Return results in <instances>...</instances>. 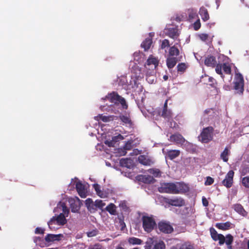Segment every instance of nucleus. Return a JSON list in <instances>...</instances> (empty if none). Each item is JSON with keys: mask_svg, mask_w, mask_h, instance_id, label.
<instances>
[{"mask_svg": "<svg viewBox=\"0 0 249 249\" xmlns=\"http://www.w3.org/2000/svg\"><path fill=\"white\" fill-rule=\"evenodd\" d=\"M210 234L212 238L214 241H219V245L226 243L228 249H233L231 246L233 241V237L231 234H228L225 237L223 234L218 233L214 228L211 227L210 229Z\"/></svg>", "mask_w": 249, "mask_h": 249, "instance_id": "obj_1", "label": "nucleus"}, {"mask_svg": "<svg viewBox=\"0 0 249 249\" xmlns=\"http://www.w3.org/2000/svg\"><path fill=\"white\" fill-rule=\"evenodd\" d=\"M106 99L108 100L111 103H113L115 106L121 104L123 109H126L128 108V105L124 98L119 95L116 92L113 91L108 94L106 96Z\"/></svg>", "mask_w": 249, "mask_h": 249, "instance_id": "obj_2", "label": "nucleus"}, {"mask_svg": "<svg viewBox=\"0 0 249 249\" xmlns=\"http://www.w3.org/2000/svg\"><path fill=\"white\" fill-rule=\"evenodd\" d=\"M204 64L207 67L212 68L215 67L216 72L220 75L221 77L223 79L224 75L222 71V64L217 63L216 58L212 55H208L205 59Z\"/></svg>", "mask_w": 249, "mask_h": 249, "instance_id": "obj_3", "label": "nucleus"}, {"mask_svg": "<svg viewBox=\"0 0 249 249\" xmlns=\"http://www.w3.org/2000/svg\"><path fill=\"white\" fill-rule=\"evenodd\" d=\"M142 228L144 231L147 233L151 232L157 226L156 221L152 216H142Z\"/></svg>", "mask_w": 249, "mask_h": 249, "instance_id": "obj_4", "label": "nucleus"}, {"mask_svg": "<svg viewBox=\"0 0 249 249\" xmlns=\"http://www.w3.org/2000/svg\"><path fill=\"white\" fill-rule=\"evenodd\" d=\"M214 129L212 126L204 128L198 138L202 143H207L213 139V132Z\"/></svg>", "mask_w": 249, "mask_h": 249, "instance_id": "obj_5", "label": "nucleus"}, {"mask_svg": "<svg viewBox=\"0 0 249 249\" xmlns=\"http://www.w3.org/2000/svg\"><path fill=\"white\" fill-rule=\"evenodd\" d=\"M165 245L163 241H160L154 242L153 239L149 238L145 243L144 249H165Z\"/></svg>", "mask_w": 249, "mask_h": 249, "instance_id": "obj_6", "label": "nucleus"}, {"mask_svg": "<svg viewBox=\"0 0 249 249\" xmlns=\"http://www.w3.org/2000/svg\"><path fill=\"white\" fill-rule=\"evenodd\" d=\"M67 222L65 215L63 213H60L56 217H53L48 222V225L51 229H54L53 225L56 223L58 225H64Z\"/></svg>", "mask_w": 249, "mask_h": 249, "instance_id": "obj_7", "label": "nucleus"}, {"mask_svg": "<svg viewBox=\"0 0 249 249\" xmlns=\"http://www.w3.org/2000/svg\"><path fill=\"white\" fill-rule=\"evenodd\" d=\"M176 185L174 183H165L159 188L160 193L176 194Z\"/></svg>", "mask_w": 249, "mask_h": 249, "instance_id": "obj_8", "label": "nucleus"}, {"mask_svg": "<svg viewBox=\"0 0 249 249\" xmlns=\"http://www.w3.org/2000/svg\"><path fill=\"white\" fill-rule=\"evenodd\" d=\"M234 89L240 94L244 91V78L241 73L236 74V81L234 82Z\"/></svg>", "mask_w": 249, "mask_h": 249, "instance_id": "obj_9", "label": "nucleus"}, {"mask_svg": "<svg viewBox=\"0 0 249 249\" xmlns=\"http://www.w3.org/2000/svg\"><path fill=\"white\" fill-rule=\"evenodd\" d=\"M158 226L161 232L166 234L172 233L174 230L173 227L169 223L165 222H159Z\"/></svg>", "mask_w": 249, "mask_h": 249, "instance_id": "obj_10", "label": "nucleus"}, {"mask_svg": "<svg viewBox=\"0 0 249 249\" xmlns=\"http://www.w3.org/2000/svg\"><path fill=\"white\" fill-rule=\"evenodd\" d=\"M234 172L232 170H230L226 175L225 179L222 181V184L227 188H230L231 187L233 183V178L234 176Z\"/></svg>", "mask_w": 249, "mask_h": 249, "instance_id": "obj_11", "label": "nucleus"}, {"mask_svg": "<svg viewBox=\"0 0 249 249\" xmlns=\"http://www.w3.org/2000/svg\"><path fill=\"white\" fill-rule=\"evenodd\" d=\"M165 201L166 203L176 207H181L185 204L184 200L180 197L173 199L167 198Z\"/></svg>", "mask_w": 249, "mask_h": 249, "instance_id": "obj_12", "label": "nucleus"}, {"mask_svg": "<svg viewBox=\"0 0 249 249\" xmlns=\"http://www.w3.org/2000/svg\"><path fill=\"white\" fill-rule=\"evenodd\" d=\"M138 160L139 163L144 166H151L154 163V160L152 158L144 155H140Z\"/></svg>", "mask_w": 249, "mask_h": 249, "instance_id": "obj_13", "label": "nucleus"}, {"mask_svg": "<svg viewBox=\"0 0 249 249\" xmlns=\"http://www.w3.org/2000/svg\"><path fill=\"white\" fill-rule=\"evenodd\" d=\"M175 185L176 194L185 193L189 191L188 186L183 182H176Z\"/></svg>", "mask_w": 249, "mask_h": 249, "instance_id": "obj_14", "label": "nucleus"}, {"mask_svg": "<svg viewBox=\"0 0 249 249\" xmlns=\"http://www.w3.org/2000/svg\"><path fill=\"white\" fill-rule=\"evenodd\" d=\"M75 188L81 197L85 198L87 196V191L85 185L81 181H79L76 182Z\"/></svg>", "mask_w": 249, "mask_h": 249, "instance_id": "obj_15", "label": "nucleus"}, {"mask_svg": "<svg viewBox=\"0 0 249 249\" xmlns=\"http://www.w3.org/2000/svg\"><path fill=\"white\" fill-rule=\"evenodd\" d=\"M124 139V137L120 134L112 137L111 140H106L105 143L109 147H114L116 142Z\"/></svg>", "mask_w": 249, "mask_h": 249, "instance_id": "obj_16", "label": "nucleus"}, {"mask_svg": "<svg viewBox=\"0 0 249 249\" xmlns=\"http://www.w3.org/2000/svg\"><path fill=\"white\" fill-rule=\"evenodd\" d=\"M120 164L123 167L131 169L135 166L134 160L130 158L122 159L120 160Z\"/></svg>", "mask_w": 249, "mask_h": 249, "instance_id": "obj_17", "label": "nucleus"}, {"mask_svg": "<svg viewBox=\"0 0 249 249\" xmlns=\"http://www.w3.org/2000/svg\"><path fill=\"white\" fill-rule=\"evenodd\" d=\"M170 140L172 142H175L177 144H183L185 141L184 137L179 133H176L172 135L170 137Z\"/></svg>", "mask_w": 249, "mask_h": 249, "instance_id": "obj_18", "label": "nucleus"}, {"mask_svg": "<svg viewBox=\"0 0 249 249\" xmlns=\"http://www.w3.org/2000/svg\"><path fill=\"white\" fill-rule=\"evenodd\" d=\"M119 118L123 123V124H125V125L128 126H131L133 124V123L131 120L129 114L125 115H120L119 116Z\"/></svg>", "mask_w": 249, "mask_h": 249, "instance_id": "obj_19", "label": "nucleus"}, {"mask_svg": "<svg viewBox=\"0 0 249 249\" xmlns=\"http://www.w3.org/2000/svg\"><path fill=\"white\" fill-rule=\"evenodd\" d=\"M166 35L169 37L175 39H177L179 34L178 32V30L176 28H170L167 30Z\"/></svg>", "mask_w": 249, "mask_h": 249, "instance_id": "obj_20", "label": "nucleus"}, {"mask_svg": "<svg viewBox=\"0 0 249 249\" xmlns=\"http://www.w3.org/2000/svg\"><path fill=\"white\" fill-rule=\"evenodd\" d=\"M85 205L88 210L90 213H94L96 212L95 203L93 202L91 198H88L85 201Z\"/></svg>", "mask_w": 249, "mask_h": 249, "instance_id": "obj_21", "label": "nucleus"}, {"mask_svg": "<svg viewBox=\"0 0 249 249\" xmlns=\"http://www.w3.org/2000/svg\"><path fill=\"white\" fill-rule=\"evenodd\" d=\"M63 237V235L61 234H48L45 238V241L47 242H53L54 241H59L60 240V238Z\"/></svg>", "mask_w": 249, "mask_h": 249, "instance_id": "obj_22", "label": "nucleus"}, {"mask_svg": "<svg viewBox=\"0 0 249 249\" xmlns=\"http://www.w3.org/2000/svg\"><path fill=\"white\" fill-rule=\"evenodd\" d=\"M180 151L179 150H167L166 156L171 160H173L179 156Z\"/></svg>", "mask_w": 249, "mask_h": 249, "instance_id": "obj_23", "label": "nucleus"}, {"mask_svg": "<svg viewBox=\"0 0 249 249\" xmlns=\"http://www.w3.org/2000/svg\"><path fill=\"white\" fill-rule=\"evenodd\" d=\"M187 14L188 15V20L192 22L196 18H198L197 10L193 8L188 9L187 11Z\"/></svg>", "mask_w": 249, "mask_h": 249, "instance_id": "obj_24", "label": "nucleus"}, {"mask_svg": "<svg viewBox=\"0 0 249 249\" xmlns=\"http://www.w3.org/2000/svg\"><path fill=\"white\" fill-rule=\"evenodd\" d=\"M178 60L176 57H169L166 59V65L169 69L173 68Z\"/></svg>", "mask_w": 249, "mask_h": 249, "instance_id": "obj_25", "label": "nucleus"}, {"mask_svg": "<svg viewBox=\"0 0 249 249\" xmlns=\"http://www.w3.org/2000/svg\"><path fill=\"white\" fill-rule=\"evenodd\" d=\"M199 13L201 16L202 20L204 21H206L209 19L210 17L207 9L204 6L200 7L199 11Z\"/></svg>", "mask_w": 249, "mask_h": 249, "instance_id": "obj_26", "label": "nucleus"}, {"mask_svg": "<svg viewBox=\"0 0 249 249\" xmlns=\"http://www.w3.org/2000/svg\"><path fill=\"white\" fill-rule=\"evenodd\" d=\"M161 116L164 118L167 121H169L173 118V113L169 109H162Z\"/></svg>", "mask_w": 249, "mask_h": 249, "instance_id": "obj_27", "label": "nucleus"}, {"mask_svg": "<svg viewBox=\"0 0 249 249\" xmlns=\"http://www.w3.org/2000/svg\"><path fill=\"white\" fill-rule=\"evenodd\" d=\"M231 223L227 221L225 223H217L215 224V227L219 230L226 231L231 228Z\"/></svg>", "mask_w": 249, "mask_h": 249, "instance_id": "obj_28", "label": "nucleus"}, {"mask_svg": "<svg viewBox=\"0 0 249 249\" xmlns=\"http://www.w3.org/2000/svg\"><path fill=\"white\" fill-rule=\"evenodd\" d=\"M105 209L111 215H116L117 214L116 206L113 203H110L108 204Z\"/></svg>", "mask_w": 249, "mask_h": 249, "instance_id": "obj_29", "label": "nucleus"}, {"mask_svg": "<svg viewBox=\"0 0 249 249\" xmlns=\"http://www.w3.org/2000/svg\"><path fill=\"white\" fill-rule=\"evenodd\" d=\"M234 210L239 214L245 216L247 212L244 210L243 207L240 204H236L233 205Z\"/></svg>", "mask_w": 249, "mask_h": 249, "instance_id": "obj_30", "label": "nucleus"}, {"mask_svg": "<svg viewBox=\"0 0 249 249\" xmlns=\"http://www.w3.org/2000/svg\"><path fill=\"white\" fill-rule=\"evenodd\" d=\"M152 43V39L150 38H146L142 43L141 47L143 48L144 51H147L150 48Z\"/></svg>", "mask_w": 249, "mask_h": 249, "instance_id": "obj_31", "label": "nucleus"}, {"mask_svg": "<svg viewBox=\"0 0 249 249\" xmlns=\"http://www.w3.org/2000/svg\"><path fill=\"white\" fill-rule=\"evenodd\" d=\"M179 54V50L175 47V46H172L170 48L169 51V55L170 57L177 56Z\"/></svg>", "mask_w": 249, "mask_h": 249, "instance_id": "obj_32", "label": "nucleus"}, {"mask_svg": "<svg viewBox=\"0 0 249 249\" xmlns=\"http://www.w3.org/2000/svg\"><path fill=\"white\" fill-rule=\"evenodd\" d=\"M230 154V152L227 147H226L224 151L220 154L221 159L224 161L227 162L229 158L228 156Z\"/></svg>", "mask_w": 249, "mask_h": 249, "instance_id": "obj_33", "label": "nucleus"}, {"mask_svg": "<svg viewBox=\"0 0 249 249\" xmlns=\"http://www.w3.org/2000/svg\"><path fill=\"white\" fill-rule=\"evenodd\" d=\"M128 242L130 244L132 245H141L142 243V241L141 239L135 237L129 238Z\"/></svg>", "mask_w": 249, "mask_h": 249, "instance_id": "obj_34", "label": "nucleus"}, {"mask_svg": "<svg viewBox=\"0 0 249 249\" xmlns=\"http://www.w3.org/2000/svg\"><path fill=\"white\" fill-rule=\"evenodd\" d=\"M158 60L156 58L153 57V56L149 57L146 61V64L149 66L151 65H154L155 67H156L158 65Z\"/></svg>", "mask_w": 249, "mask_h": 249, "instance_id": "obj_35", "label": "nucleus"}, {"mask_svg": "<svg viewBox=\"0 0 249 249\" xmlns=\"http://www.w3.org/2000/svg\"><path fill=\"white\" fill-rule=\"evenodd\" d=\"M142 180L145 183H151L153 182L154 178L150 175H144L142 176Z\"/></svg>", "mask_w": 249, "mask_h": 249, "instance_id": "obj_36", "label": "nucleus"}, {"mask_svg": "<svg viewBox=\"0 0 249 249\" xmlns=\"http://www.w3.org/2000/svg\"><path fill=\"white\" fill-rule=\"evenodd\" d=\"M222 69H223L225 73L227 74H230L231 72V67L226 63L222 64Z\"/></svg>", "mask_w": 249, "mask_h": 249, "instance_id": "obj_37", "label": "nucleus"}, {"mask_svg": "<svg viewBox=\"0 0 249 249\" xmlns=\"http://www.w3.org/2000/svg\"><path fill=\"white\" fill-rule=\"evenodd\" d=\"M97 118H99L104 122H108L113 120V116H103V115H99Z\"/></svg>", "mask_w": 249, "mask_h": 249, "instance_id": "obj_38", "label": "nucleus"}, {"mask_svg": "<svg viewBox=\"0 0 249 249\" xmlns=\"http://www.w3.org/2000/svg\"><path fill=\"white\" fill-rule=\"evenodd\" d=\"M187 69V66L184 63H179L177 66V70L178 72H184Z\"/></svg>", "mask_w": 249, "mask_h": 249, "instance_id": "obj_39", "label": "nucleus"}, {"mask_svg": "<svg viewBox=\"0 0 249 249\" xmlns=\"http://www.w3.org/2000/svg\"><path fill=\"white\" fill-rule=\"evenodd\" d=\"M95 203L96 211H97V208L99 209H102L106 205L105 203L103 202V201L101 200H96L95 201Z\"/></svg>", "mask_w": 249, "mask_h": 249, "instance_id": "obj_40", "label": "nucleus"}, {"mask_svg": "<svg viewBox=\"0 0 249 249\" xmlns=\"http://www.w3.org/2000/svg\"><path fill=\"white\" fill-rule=\"evenodd\" d=\"M93 187L96 192L97 194L100 196L101 197H103V194L102 193V191H101V187L98 184H94L93 185Z\"/></svg>", "mask_w": 249, "mask_h": 249, "instance_id": "obj_41", "label": "nucleus"}, {"mask_svg": "<svg viewBox=\"0 0 249 249\" xmlns=\"http://www.w3.org/2000/svg\"><path fill=\"white\" fill-rule=\"evenodd\" d=\"M71 209L72 212L77 213L80 209V207L75 203H72L71 204Z\"/></svg>", "mask_w": 249, "mask_h": 249, "instance_id": "obj_42", "label": "nucleus"}, {"mask_svg": "<svg viewBox=\"0 0 249 249\" xmlns=\"http://www.w3.org/2000/svg\"><path fill=\"white\" fill-rule=\"evenodd\" d=\"M133 141H128L124 146V148L125 149L126 151L127 150H130L133 147Z\"/></svg>", "mask_w": 249, "mask_h": 249, "instance_id": "obj_43", "label": "nucleus"}, {"mask_svg": "<svg viewBox=\"0 0 249 249\" xmlns=\"http://www.w3.org/2000/svg\"><path fill=\"white\" fill-rule=\"evenodd\" d=\"M242 184L246 188H249V176L245 177L242 179Z\"/></svg>", "mask_w": 249, "mask_h": 249, "instance_id": "obj_44", "label": "nucleus"}, {"mask_svg": "<svg viewBox=\"0 0 249 249\" xmlns=\"http://www.w3.org/2000/svg\"><path fill=\"white\" fill-rule=\"evenodd\" d=\"M179 249H194V248L191 244L185 243L181 245Z\"/></svg>", "mask_w": 249, "mask_h": 249, "instance_id": "obj_45", "label": "nucleus"}, {"mask_svg": "<svg viewBox=\"0 0 249 249\" xmlns=\"http://www.w3.org/2000/svg\"><path fill=\"white\" fill-rule=\"evenodd\" d=\"M170 46L169 41L168 39H165L162 40V43L161 44L160 48L161 49H164L166 47H168Z\"/></svg>", "mask_w": 249, "mask_h": 249, "instance_id": "obj_46", "label": "nucleus"}, {"mask_svg": "<svg viewBox=\"0 0 249 249\" xmlns=\"http://www.w3.org/2000/svg\"><path fill=\"white\" fill-rule=\"evenodd\" d=\"M116 153H117L120 156H122L125 155L127 152L123 147V148L117 149Z\"/></svg>", "mask_w": 249, "mask_h": 249, "instance_id": "obj_47", "label": "nucleus"}, {"mask_svg": "<svg viewBox=\"0 0 249 249\" xmlns=\"http://www.w3.org/2000/svg\"><path fill=\"white\" fill-rule=\"evenodd\" d=\"M194 29L196 31H197L198 29H200L201 27V23L200 22V19L198 18L197 20L194 23Z\"/></svg>", "mask_w": 249, "mask_h": 249, "instance_id": "obj_48", "label": "nucleus"}, {"mask_svg": "<svg viewBox=\"0 0 249 249\" xmlns=\"http://www.w3.org/2000/svg\"><path fill=\"white\" fill-rule=\"evenodd\" d=\"M214 182V179L211 177H207L205 182V185H211Z\"/></svg>", "mask_w": 249, "mask_h": 249, "instance_id": "obj_49", "label": "nucleus"}, {"mask_svg": "<svg viewBox=\"0 0 249 249\" xmlns=\"http://www.w3.org/2000/svg\"><path fill=\"white\" fill-rule=\"evenodd\" d=\"M62 208L63 212V213L64 214V215H66V216H68V213H69V210L65 204H63L62 205Z\"/></svg>", "mask_w": 249, "mask_h": 249, "instance_id": "obj_50", "label": "nucleus"}, {"mask_svg": "<svg viewBox=\"0 0 249 249\" xmlns=\"http://www.w3.org/2000/svg\"><path fill=\"white\" fill-rule=\"evenodd\" d=\"M200 39L203 41H206L209 37V36L207 34H201L199 36Z\"/></svg>", "mask_w": 249, "mask_h": 249, "instance_id": "obj_51", "label": "nucleus"}, {"mask_svg": "<svg viewBox=\"0 0 249 249\" xmlns=\"http://www.w3.org/2000/svg\"><path fill=\"white\" fill-rule=\"evenodd\" d=\"M120 207H121L123 210L126 211L128 209V207L126 205V202L125 201L121 202L119 204Z\"/></svg>", "mask_w": 249, "mask_h": 249, "instance_id": "obj_52", "label": "nucleus"}, {"mask_svg": "<svg viewBox=\"0 0 249 249\" xmlns=\"http://www.w3.org/2000/svg\"><path fill=\"white\" fill-rule=\"evenodd\" d=\"M97 234V231L96 230H93L92 231L87 232V236L89 237L96 236Z\"/></svg>", "mask_w": 249, "mask_h": 249, "instance_id": "obj_53", "label": "nucleus"}, {"mask_svg": "<svg viewBox=\"0 0 249 249\" xmlns=\"http://www.w3.org/2000/svg\"><path fill=\"white\" fill-rule=\"evenodd\" d=\"M35 233L43 234L44 233V230L41 228L37 227L35 230Z\"/></svg>", "mask_w": 249, "mask_h": 249, "instance_id": "obj_54", "label": "nucleus"}, {"mask_svg": "<svg viewBox=\"0 0 249 249\" xmlns=\"http://www.w3.org/2000/svg\"><path fill=\"white\" fill-rule=\"evenodd\" d=\"M202 204L204 206L207 207L208 206V205H209L208 201L207 200L206 198L204 196L202 197Z\"/></svg>", "mask_w": 249, "mask_h": 249, "instance_id": "obj_55", "label": "nucleus"}, {"mask_svg": "<svg viewBox=\"0 0 249 249\" xmlns=\"http://www.w3.org/2000/svg\"><path fill=\"white\" fill-rule=\"evenodd\" d=\"M167 103L168 100H166L164 104L163 109H168L167 107Z\"/></svg>", "mask_w": 249, "mask_h": 249, "instance_id": "obj_56", "label": "nucleus"}, {"mask_svg": "<svg viewBox=\"0 0 249 249\" xmlns=\"http://www.w3.org/2000/svg\"><path fill=\"white\" fill-rule=\"evenodd\" d=\"M211 110H212V109H211V108L206 109L204 111V113L207 114L210 112Z\"/></svg>", "mask_w": 249, "mask_h": 249, "instance_id": "obj_57", "label": "nucleus"}, {"mask_svg": "<svg viewBox=\"0 0 249 249\" xmlns=\"http://www.w3.org/2000/svg\"><path fill=\"white\" fill-rule=\"evenodd\" d=\"M163 79H164V81L167 80L168 79V76L166 75H164L163 76Z\"/></svg>", "mask_w": 249, "mask_h": 249, "instance_id": "obj_58", "label": "nucleus"}, {"mask_svg": "<svg viewBox=\"0 0 249 249\" xmlns=\"http://www.w3.org/2000/svg\"><path fill=\"white\" fill-rule=\"evenodd\" d=\"M115 249H125L120 246H118L116 247Z\"/></svg>", "mask_w": 249, "mask_h": 249, "instance_id": "obj_59", "label": "nucleus"}, {"mask_svg": "<svg viewBox=\"0 0 249 249\" xmlns=\"http://www.w3.org/2000/svg\"><path fill=\"white\" fill-rule=\"evenodd\" d=\"M90 249H101L100 248H98L97 246H95L93 248Z\"/></svg>", "mask_w": 249, "mask_h": 249, "instance_id": "obj_60", "label": "nucleus"}, {"mask_svg": "<svg viewBox=\"0 0 249 249\" xmlns=\"http://www.w3.org/2000/svg\"><path fill=\"white\" fill-rule=\"evenodd\" d=\"M121 225H122V228H123V227H124V226H125V224H124V222H121Z\"/></svg>", "mask_w": 249, "mask_h": 249, "instance_id": "obj_61", "label": "nucleus"}, {"mask_svg": "<svg viewBox=\"0 0 249 249\" xmlns=\"http://www.w3.org/2000/svg\"><path fill=\"white\" fill-rule=\"evenodd\" d=\"M247 245H248V249H249V240L248 241Z\"/></svg>", "mask_w": 249, "mask_h": 249, "instance_id": "obj_62", "label": "nucleus"}, {"mask_svg": "<svg viewBox=\"0 0 249 249\" xmlns=\"http://www.w3.org/2000/svg\"><path fill=\"white\" fill-rule=\"evenodd\" d=\"M38 239H40V238L39 237H36L35 238V241H36V240H38Z\"/></svg>", "mask_w": 249, "mask_h": 249, "instance_id": "obj_63", "label": "nucleus"}, {"mask_svg": "<svg viewBox=\"0 0 249 249\" xmlns=\"http://www.w3.org/2000/svg\"><path fill=\"white\" fill-rule=\"evenodd\" d=\"M171 249H178V248L177 247H173Z\"/></svg>", "mask_w": 249, "mask_h": 249, "instance_id": "obj_64", "label": "nucleus"}]
</instances>
